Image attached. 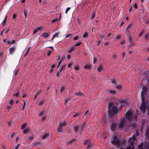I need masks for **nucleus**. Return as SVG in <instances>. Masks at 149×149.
<instances>
[{"label": "nucleus", "instance_id": "nucleus-1", "mask_svg": "<svg viewBox=\"0 0 149 149\" xmlns=\"http://www.w3.org/2000/svg\"><path fill=\"white\" fill-rule=\"evenodd\" d=\"M113 103L109 102L108 104V113L109 117H111L118 113L117 107L113 106Z\"/></svg>", "mask_w": 149, "mask_h": 149}, {"label": "nucleus", "instance_id": "nucleus-2", "mask_svg": "<svg viewBox=\"0 0 149 149\" xmlns=\"http://www.w3.org/2000/svg\"><path fill=\"white\" fill-rule=\"evenodd\" d=\"M125 142V140L121 141V140L117 138V136L114 135L113 137V140L111 143L113 145H115L117 147H119L124 143Z\"/></svg>", "mask_w": 149, "mask_h": 149}, {"label": "nucleus", "instance_id": "nucleus-3", "mask_svg": "<svg viewBox=\"0 0 149 149\" xmlns=\"http://www.w3.org/2000/svg\"><path fill=\"white\" fill-rule=\"evenodd\" d=\"M119 102L122 104V105L123 106L127 107L128 105V103L127 101L124 99H120L119 100Z\"/></svg>", "mask_w": 149, "mask_h": 149}, {"label": "nucleus", "instance_id": "nucleus-4", "mask_svg": "<svg viewBox=\"0 0 149 149\" xmlns=\"http://www.w3.org/2000/svg\"><path fill=\"white\" fill-rule=\"evenodd\" d=\"M132 115V112L129 111H127L125 113V116H127V118L129 121H130L132 119L131 116Z\"/></svg>", "mask_w": 149, "mask_h": 149}, {"label": "nucleus", "instance_id": "nucleus-5", "mask_svg": "<svg viewBox=\"0 0 149 149\" xmlns=\"http://www.w3.org/2000/svg\"><path fill=\"white\" fill-rule=\"evenodd\" d=\"M125 124V119H123L120 123L119 127L122 128L124 127Z\"/></svg>", "mask_w": 149, "mask_h": 149}, {"label": "nucleus", "instance_id": "nucleus-6", "mask_svg": "<svg viewBox=\"0 0 149 149\" xmlns=\"http://www.w3.org/2000/svg\"><path fill=\"white\" fill-rule=\"evenodd\" d=\"M16 46L15 45H14L12 47H10L9 48V54H12L15 51L16 49Z\"/></svg>", "mask_w": 149, "mask_h": 149}, {"label": "nucleus", "instance_id": "nucleus-7", "mask_svg": "<svg viewBox=\"0 0 149 149\" xmlns=\"http://www.w3.org/2000/svg\"><path fill=\"white\" fill-rule=\"evenodd\" d=\"M80 127L79 125H76L74 127V130L76 132H77L79 131L81 132L82 131L80 130Z\"/></svg>", "mask_w": 149, "mask_h": 149}, {"label": "nucleus", "instance_id": "nucleus-8", "mask_svg": "<svg viewBox=\"0 0 149 149\" xmlns=\"http://www.w3.org/2000/svg\"><path fill=\"white\" fill-rule=\"evenodd\" d=\"M133 38L131 36H129L128 39V42L130 43V46L132 45L133 44Z\"/></svg>", "mask_w": 149, "mask_h": 149}, {"label": "nucleus", "instance_id": "nucleus-9", "mask_svg": "<svg viewBox=\"0 0 149 149\" xmlns=\"http://www.w3.org/2000/svg\"><path fill=\"white\" fill-rule=\"evenodd\" d=\"M116 126L117 124L115 123H113L111 124V130L112 131H115Z\"/></svg>", "mask_w": 149, "mask_h": 149}, {"label": "nucleus", "instance_id": "nucleus-10", "mask_svg": "<svg viewBox=\"0 0 149 149\" xmlns=\"http://www.w3.org/2000/svg\"><path fill=\"white\" fill-rule=\"evenodd\" d=\"M140 109L143 113H145L146 109V106L141 105L140 107Z\"/></svg>", "mask_w": 149, "mask_h": 149}, {"label": "nucleus", "instance_id": "nucleus-11", "mask_svg": "<svg viewBox=\"0 0 149 149\" xmlns=\"http://www.w3.org/2000/svg\"><path fill=\"white\" fill-rule=\"evenodd\" d=\"M147 91V88L146 87H143L142 88V91L141 92L142 95H145L146 94Z\"/></svg>", "mask_w": 149, "mask_h": 149}, {"label": "nucleus", "instance_id": "nucleus-12", "mask_svg": "<svg viewBox=\"0 0 149 149\" xmlns=\"http://www.w3.org/2000/svg\"><path fill=\"white\" fill-rule=\"evenodd\" d=\"M92 67V66L91 64L86 65L84 66V68L86 69H88L90 70Z\"/></svg>", "mask_w": 149, "mask_h": 149}, {"label": "nucleus", "instance_id": "nucleus-13", "mask_svg": "<svg viewBox=\"0 0 149 149\" xmlns=\"http://www.w3.org/2000/svg\"><path fill=\"white\" fill-rule=\"evenodd\" d=\"M95 13L94 11L93 10L92 11L91 13V20L93 19L95 17Z\"/></svg>", "mask_w": 149, "mask_h": 149}, {"label": "nucleus", "instance_id": "nucleus-14", "mask_svg": "<svg viewBox=\"0 0 149 149\" xmlns=\"http://www.w3.org/2000/svg\"><path fill=\"white\" fill-rule=\"evenodd\" d=\"M134 146H128L127 148H123V147H121L119 149H134Z\"/></svg>", "mask_w": 149, "mask_h": 149}, {"label": "nucleus", "instance_id": "nucleus-15", "mask_svg": "<svg viewBox=\"0 0 149 149\" xmlns=\"http://www.w3.org/2000/svg\"><path fill=\"white\" fill-rule=\"evenodd\" d=\"M93 144L92 143H89L88 145H87V149H91L93 146Z\"/></svg>", "mask_w": 149, "mask_h": 149}, {"label": "nucleus", "instance_id": "nucleus-16", "mask_svg": "<svg viewBox=\"0 0 149 149\" xmlns=\"http://www.w3.org/2000/svg\"><path fill=\"white\" fill-rule=\"evenodd\" d=\"M103 67L102 65L100 64L97 68V70L99 72H100L102 70Z\"/></svg>", "mask_w": 149, "mask_h": 149}, {"label": "nucleus", "instance_id": "nucleus-17", "mask_svg": "<svg viewBox=\"0 0 149 149\" xmlns=\"http://www.w3.org/2000/svg\"><path fill=\"white\" fill-rule=\"evenodd\" d=\"M30 130V129L29 128H26L25 130H24L23 132L24 134H26L28 133H29Z\"/></svg>", "mask_w": 149, "mask_h": 149}, {"label": "nucleus", "instance_id": "nucleus-18", "mask_svg": "<svg viewBox=\"0 0 149 149\" xmlns=\"http://www.w3.org/2000/svg\"><path fill=\"white\" fill-rule=\"evenodd\" d=\"M62 127H61V126L59 125L57 131L58 132L62 133L63 132V130L62 129Z\"/></svg>", "mask_w": 149, "mask_h": 149}, {"label": "nucleus", "instance_id": "nucleus-19", "mask_svg": "<svg viewBox=\"0 0 149 149\" xmlns=\"http://www.w3.org/2000/svg\"><path fill=\"white\" fill-rule=\"evenodd\" d=\"M75 95L78 96H83L84 95V94L83 93L79 92L76 93H75Z\"/></svg>", "mask_w": 149, "mask_h": 149}, {"label": "nucleus", "instance_id": "nucleus-20", "mask_svg": "<svg viewBox=\"0 0 149 149\" xmlns=\"http://www.w3.org/2000/svg\"><path fill=\"white\" fill-rule=\"evenodd\" d=\"M132 139V140L133 141H134L136 139V136H135L134 135H133L132 137H131L129 139L128 141V142H129L131 141Z\"/></svg>", "mask_w": 149, "mask_h": 149}, {"label": "nucleus", "instance_id": "nucleus-21", "mask_svg": "<svg viewBox=\"0 0 149 149\" xmlns=\"http://www.w3.org/2000/svg\"><path fill=\"white\" fill-rule=\"evenodd\" d=\"M45 102V100L44 99L41 100V101L39 102V106H41Z\"/></svg>", "mask_w": 149, "mask_h": 149}, {"label": "nucleus", "instance_id": "nucleus-22", "mask_svg": "<svg viewBox=\"0 0 149 149\" xmlns=\"http://www.w3.org/2000/svg\"><path fill=\"white\" fill-rule=\"evenodd\" d=\"M66 125V123L65 121L59 124V125L61 126L62 127L63 126H65Z\"/></svg>", "mask_w": 149, "mask_h": 149}, {"label": "nucleus", "instance_id": "nucleus-23", "mask_svg": "<svg viewBox=\"0 0 149 149\" xmlns=\"http://www.w3.org/2000/svg\"><path fill=\"white\" fill-rule=\"evenodd\" d=\"M76 139L75 138L72 139L70 140L67 143V144H71L73 141H75Z\"/></svg>", "mask_w": 149, "mask_h": 149}, {"label": "nucleus", "instance_id": "nucleus-24", "mask_svg": "<svg viewBox=\"0 0 149 149\" xmlns=\"http://www.w3.org/2000/svg\"><path fill=\"white\" fill-rule=\"evenodd\" d=\"M86 123V122H84L81 125V126H80V128H81V129L80 130H81V131H82L83 130L84 127L85 126V125Z\"/></svg>", "mask_w": 149, "mask_h": 149}, {"label": "nucleus", "instance_id": "nucleus-25", "mask_svg": "<svg viewBox=\"0 0 149 149\" xmlns=\"http://www.w3.org/2000/svg\"><path fill=\"white\" fill-rule=\"evenodd\" d=\"M42 36L44 38H46L49 36V35L47 33H45L42 34Z\"/></svg>", "mask_w": 149, "mask_h": 149}, {"label": "nucleus", "instance_id": "nucleus-26", "mask_svg": "<svg viewBox=\"0 0 149 149\" xmlns=\"http://www.w3.org/2000/svg\"><path fill=\"white\" fill-rule=\"evenodd\" d=\"M27 124L26 123H24L21 126V130H23L26 127Z\"/></svg>", "mask_w": 149, "mask_h": 149}, {"label": "nucleus", "instance_id": "nucleus-27", "mask_svg": "<svg viewBox=\"0 0 149 149\" xmlns=\"http://www.w3.org/2000/svg\"><path fill=\"white\" fill-rule=\"evenodd\" d=\"M58 33H56L53 36L52 40H53L54 38L55 37H58Z\"/></svg>", "mask_w": 149, "mask_h": 149}, {"label": "nucleus", "instance_id": "nucleus-28", "mask_svg": "<svg viewBox=\"0 0 149 149\" xmlns=\"http://www.w3.org/2000/svg\"><path fill=\"white\" fill-rule=\"evenodd\" d=\"M122 88V86L121 85H118L116 86V88L118 90H120Z\"/></svg>", "mask_w": 149, "mask_h": 149}, {"label": "nucleus", "instance_id": "nucleus-29", "mask_svg": "<svg viewBox=\"0 0 149 149\" xmlns=\"http://www.w3.org/2000/svg\"><path fill=\"white\" fill-rule=\"evenodd\" d=\"M27 12L28 10L26 9H25L24 11V14L25 15V18H26L27 16Z\"/></svg>", "mask_w": 149, "mask_h": 149}, {"label": "nucleus", "instance_id": "nucleus-30", "mask_svg": "<svg viewBox=\"0 0 149 149\" xmlns=\"http://www.w3.org/2000/svg\"><path fill=\"white\" fill-rule=\"evenodd\" d=\"M89 143H90V141L89 140H85L84 142V144L85 145H86L87 144H88Z\"/></svg>", "mask_w": 149, "mask_h": 149}, {"label": "nucleus", "instance_id": "nucleus-31", "mask_svg": "<svg viewBox=\"0 0 149 149\" xmlns=\"http://www.w3.org/2000/svg\"><path fill=\"white\" fill-rule=\"evenodd\" d=\"M88 33L87 32H85L84 34L83 35V37L84 38H86L88 36Z\"/></svg>", "mask_w": 149, "mask_h": 149}, {"label": "nucleus", "instance_id": "nucleus-32", "mask_svg": "<svg viewBox=\"0 0 149 149\" xmlns=\"http://www.w3.org/2000/svg\"><path fill=\"white\" fill-rule=\"evenodd\" d=\"M6 19H7V17L6 16L5 17V18L4 19L3 21V22L2 23V25L3 26L6 23Z\"/></svg>", "mask_w": 149, "mask_h": 149}, {"label": "nucleus", "instance_id": "nucleus-33", "mask_svg": "<svg viewBox=\"0 0 149 149\" xmlns=\"http://www.w3.org/2000/svg\"><path fill=\"white\" fill-rule=\"evenodd\" d=\"M74 49V47H72L69 50L68 52L69 53H70Z\"/></svg>", "mask_w": 149, "mask_h": 149}, {"label": "nucleus", "instance_id": "nucleus-34", "mask_svg": "<svg viewBox=\"0 0 149 149\" xmlns=\"http://www.w3.org/2000/svg\"><path fill=\"white\" fill-rule=\"evenodd\" d=\"M109 92L111 94H115L116 91L112 90H111L109 91Z\"/></svg>", "mask_w": 149, "mask_h": 149}, {"label": "nucleus", "instance_id": "nucleus-35", "mask_svg": "<svg viewBox=\"0 0 149 149\" xmlns=\"http://www.w3.org/2000/svg\"><path fill=\"white\" fill-rule=\"evenodd\" d=\"M49 136V134H46L45 135H44L42 136V139H45L46 137H47Z\"/></svg>", "mask_w": 149, "mask_h": 149}, {"label": "nucleus", "instance_id": "nucleus-36", "mask_svg": "<svg viewBox=\"0 0 149 149\" xmlns=\"http://www.w3.org/2000/svg\"><path fill=\"white\" fill-rule=\"evenodd\" d=\"M14 103V101L13 99H11L9 102V104L11 106H13Z\"/></svg>", "mask_w": 149, "mask_h": 149}, {"label": "nucleus", "instance_id": "nucleus-37", "mask_svg": "<svg viewBox=\"0 0 149 149\" xmlns=\"http://www.w3.org/2000/svg\"><path fill=\"white\" fill-rule=\"evenodd\" d=\"M149 38V33L146 34L145 36V38L146 39H148Z\"/></svg>", "mask_w": 149, "mask_h": 149}, {"label": "nucleus", "instance_id": "nucleus-38", "mask_svg": "<svg viewBox=\"0 0 149 149\" xmlns=\"http://www.w3.org/2000/svg\"><path fill=\"white\" fill-rule=\"evenodd\" d=\"M112 83L114 85H116L117 84L115 79H113L111 81Z\"/></svg>", "mask_w": 149, "mask_h": 149}, {"label": "nucleus", "instance_id": "nucleus-39", "mask_svg": "<svg viewBox=\"0 0 149 149\" xmlns=\"http://www.w3.org/2000/svg\"><path fill=\"white\" fill-rule=\"evenodd\" d=\"M144 95H142V94H141V101L145 100V98L144 96Z\"/></svg>", "mask_w": 149, "mask_h": 149}, {"label": "nucleus", "instance_id": "nucleus-40", "mask_svg": "<svg viewBox=\"0 0 149 149\" xmlns=\"http://www.w3.org/2000/svg\"><path fill=\"white\" fill-rule=\"evenodd\" d=\"M30 49V47L27 50L26 53L24 55V56H26L29 53V50Z\"/></svg>", "mask_w": 149, "mask_h": 149}, {"label": "nucleus", "instance_id": "nucleus-41", "mask_svg": "<svg viewBox=\"0 0 149 149\" xmlns=\"http://www.w3.org/2000/svg\"><path fill=\"white\" fill-rule=\"evenodd\" d=\"M71 8L70 7L67 8L65 11V13L67 14L68 11Z\"/></svg>", "mask_w": 149, "mask_h": 149}, {"label": "nucleus", "instance_id": "nucleus-42", "mask_svg": "<svg viewBox=\"0 0 149 149\" xmlns=\"http://www.w3.org/2000/svg\"><path fill=\"white\" fill-rule=\"evenodd\" d=\"M132 24H130L127 27V31H128V30L131 29L132 27Z\"/></svg>", "mask_w": 149, "mask_h": 149}, {"label": "nucleus", "instance_id": "nucleus-43", "mask_svg": "<svg viewBox=\"0 0 149 149\" xmlns=\"http://www.w3.org/2000/svg\"><path fill=\"white\" fill-rule=\"evenodd\" d=\"M141 101L142 104H141V105L146 106V103L145 101V100Z\"/></svg>", "mask_w": 149, "mask_h": 149}, {"label": "nucleus", "instance_id": "nucleus-44", "mask_svg": "<svg viewBox=\"0 0 149 149\" xmlns=\"http://www.w3.org/2000/svg\"><path fill=\"white\" fill-rule=\"evenodd\" d=\"M146 136L149 138V131H146Z\"/></svg>", "mask_w": 149, "mask_h": 149}, {"label": "nucleus", "instance_id": "nucleus-45", "mask_svg": "<svg viewBox=\"0 0 149 149\" xmlns=\"http://www.w3.org/2000/svg\"><path fill=\"white\" fill-rule=\"evenodd\" d=\"M121 37V36L120 35H118L116 37V39H119Z\"/></svg>", "mask_w": 149, "mask_h": 149}, {"label": "nucleus", "instance_id": "nucleus-46", "mask_svg": "<svg viewBox=\"0 0 149 149\" xmlns=\"http://www.w3.org/2000/svg\"><path fill=\"white\" fill-rule=\"evenodd\" d=\"M19 92L17 91L16 93L13 94V96H16L17 97H18L19 95Z\"/></svg>", "mask_w": 149, "mask_h": 149}, {"label": "nucleus", "instance_id": "nucleus-47", "mask_svg": "<svg viewBox=\"0 0 149 149\" xmlns=\"http://www.w3.org/2000/svg\"><path fill=\"white\" fill-rule=\"evenodd\" d=\"M100 37L101 39L104 38V35L102 33H101L100 35Z\"/></svg>", "mask_w": 149, "mask_h": 149}, {"label": "nucleus", "instance_id": "nucleus-48", "mask_svg": "<svg viewBox=\"0 0 149 149\" xmlns=\"http://www.w3.org/2000/svg\"><path fill=\"white\" fill-rule=\"evenodd\" d=\"M61 73L59 71H58L57 72L56 74V76L58 77L61 75Z\"/></svg>", "mask_w": 149, "mask_h": 149}, {"label": "nucleus", "instance_id": "nucleus-49", "mask_svg": "<svg viewBox=\"0 0 149 149\" xmlns=\"http://www.w3.org/2000/svg\"><path fill=\"white\" fill-rule=\"evenodd\" d=\"M62 61V59H61V60L58 63V65L57 67V68H58L59 67V66L60 64H61Z\"/></svg>", "mask_w": 149, "mask_h": 149}, {"label": "nucleus", "instance_id": "nucleus-50", "mask_svg": "<svg viewBox=\"0 0 149 149\" xmlns=\"http://www.w3.org/2000/svg\"><path fill=\"white\" fill-rule=\"evenodd\" d=\"M81 44V42H78V43H76L75 45V46L76 47H77L78 46H79Z\"/></svg>", "mask_w": 149, "mask_h": 149}, {"label": "nucleus", "instance_id": "nucleus-51", "mask_svg": "<svg viewBox=\"0 0 149 149\" xmlns=\"http://www.w3.org/2000/svg\"><path fill=\"white\" fill-rule=\"evenodd\" d=\"M42 92V91L41 89H40L39 91L37 92V94L38 95L40 94Z\"/></svg>", "mask_w": 149, "mask_h": 149}, {"label": "nucleus", "instance_id": "nucleus-52", "mask_svg": "<svg viewBox=\"0 0 149 149\" xmlns=\"http://www.w3.org/2000/svg\"><path fill=\"white\" fill-rule=\"evenodd\" d=\"M74 68L76 70H78L79 69V67L78 66H75L74 67Z\"/></svg>", "mask_w": 149, "mask_h": 149}, {"label": "nucleus", "instance_id": "nucleus-53", "mask_svg": "<svg viewBox=\"0 0 149 149\" xmlns=\"http://www.w3.org/2000/svg\"><path fill=\"white\" fill-rule=\"evenodd\" d=\"M65 89V88L63 86H62L61 88V93L62 91L64 90Z\"/></svg>", "mask_w": 149, "mask_h": 149}, {"label": "nucleus", "instance_id": "nucleus-54", "mask_svg": "<svg viewBox=\"0 0 149 149\" xmlns=\"http://www.w3.org/2000/svg\"><path fill=\"white\" fill-rule=\"evenodd\" d=\"M134 7L136 9L138 8L137 5V4L136 3H135V4H134Z\"/></svg>", "mask_w": 149, "mask_h": 149}, {"label": "nucleus", "instance_id": "nucleus-55", "mask_svg": "<svg viewBox=\"0 0 149 149\" xmlns=\"http://www.w3.org/2000/svg\"><path fill=\"white\" fill-rule=\"evenodd\" d=\"M52 51H49V52H48L47 54V56H49L50 55L51 53H52Z\"/></svg>", "mask_w": 149, "mask_h": 149}, {"label": "nucleus", "instance_id": "nucleus-56", "mask_svg": "<svg viewBox=\"0 0 149 149\" xmlns=\"http://www.w3.org/2000/svg\"><path fill=\"white\" fill-rule=\"evenodd\" d=\"M19 145H20L19 144H17V146H16L15 148V149H18V148L19 147Z\"/></svg>", "mask_w": 149, "mask_h": 149}, {"label": "nucleus", "instance_id": "nucleus-57", "mask_svg": "<svg viewBox=\"0 0 149 149\" xmlns=\"http://www.w3.org/2000/svg\"><path fill=\"white\" fill-rule=\"evenodd\" d=\"M146 147L147 149H149V142L146 144Z\"/></svg>", "mask_w": 149, "mask_h": 149}, {"label": "nucleus", "instance_id": "nucleus-58", "mask_svg": "<svg viewBox=\"0 0 149 149\" xmlns=\"http://www.w3.org/2000/svg\"><path fill=\"white\" fill-rule=\"evenodd\" d=\"M15 133H13L11 135V137L12 138L15 135Z\"/></svg>", "mask_w": 149, "mask_h": 149}, {"label": "nucleus", "instance_id": "nucleus-59", "mask_svg": "<svg viewBox=\"0 0 149 149\" xmlns=\"http://www.w3.org/2000/svg\"><path fill=\"white\" fill-rule=\"evenodd\" d=\"M78 36H76L74 37L73 39L74 40H77L78 39Z\"/></svg>", "mask_w": 149, "mask_h": 149}, {"label": "nucleus", "instance_id": "nucleus-60", "mask_svg": "<svg viewBox=\"0 0 149 149\" xmlns=\"http://www.w3.org/2000/svg\"><path fill=\"white\" fill-rule=\"evenodd\" d=\"M116 56H117L116 54L113 55V56H112L113 59H115L116 57Z\"/></svg>", "mask_w": 149, "mask_h": 149}, {"label": "nucleus", "instance_id": "nucleus-61", "mask_svg": "<svg viewBox=\"0 0 149 149\" xmlns=\"http://www.w3.org/2000/svg\"><path fill=\"white\" fill-rule=\"evenodd\" d=\"M39 144V143L38 142H37L34 143L33 146H36Z\"/></svg>", "mask_w": 149, "mask_h": 149}, {"label": "nucleus", "instance_id": "nucleus-62", "mask_svg": "<svg viewBox=\"0 0 149 149\" xmlns=\"http://www.w3.org/2000/svg\"><path fill=\"white\" fill-rule=\"evenodd\" d=\"M58 19H54L52 21V23H54V22L57 21H58Z\"/></svg>", "mask_w": 149, "mask_h": 149}, {"label": "nucleus", "instance_id": "nucleus-63", "mask_svg": "<svg viewBox=\"0 0 149 149\" xmlns=\"http://www.w3.org/2000/svg\"><path fill=\"white\" fill-rule=\"evenodd\" d=\"M143 32L142 31H141L140 33H139V37H141L143 35Z\"/></svg>", "mask_w": 149, "mask_h": 149}, {"label": "nucleus", "instance_id": "nucleus-64", "mask_svg": "<svg viewBox=\"0 0 149 149\" xmlns=\"http://www.w3.org/2000/svg\"><path fill=\"white\" fill-rule=\"evenodd\" d=\"M72 64H71V63H70V64H69L68 65V68H71V66L72 65Z\"/></svg>", "mask_w": 149, "mask_h": 149}]
</instances>
